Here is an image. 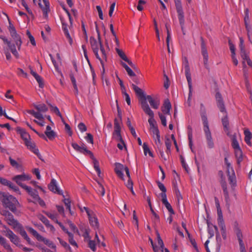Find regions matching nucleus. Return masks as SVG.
Wrapping results in <instances>:
<instances>
[{
  "label": "nucleus",
  "mask_w": 252,
  "mask_h": 252,
  "mask_svg": "<svg viewBox=\"0 0 252 252\" xmlns=\"http://www.w3.org/2000/svg\"><path fill=\"white\" fill-rule=\"evenodd\" d=\"M89 242L88 245L89 248L93 251H96L95 243L94 241L91 240V239L88 241Z\"/></svg>",
  "instance_id": "obj_59"
},
{
  "label": "nucleus",
  "mask_w": 252,
  "mask_h": 252,
  "mask_svg": "<svg viewBox=\"0 0 252 252\" xmlns=\"http://www.w3.org/2000/svg\"><path fill=\"white\" fill-rule=\"evenodd\" d=\"M201 54L203 56V64L205 68L209 70L210 67L209 65L208 53L204 41L202 37L201 38Z\"/></svg>",
  "instance_id": "obj_7"
},
{
  "label": "nucleus",
  "mask_w": 252,
  "mask_h": 252,
  "mask_svg": "<svg viewBox=\"0 0 252 252\" xmlns=\"http://www.w3.org/2000/svg\"><path fill=\"white\" fill-rule=\"evenodd\" d=\"M165 144L166 147V153L167 155L170 153L171 152V141L169 138H166L165 140Z\"/></svg>",
  "instance_id": "obj_44"
},
{
  "label": "nucleus",
  "mask_w": 252,
  "mask_h": 252,
  "mask_svg": "<svg viewBox=\"0 0 252 252\" xmlns=\"http://www.w3.org/2000/svg\"><path fill=\"white\" fill-rule=\"evenodd\" d=\"M68 225L70 228V229L74 232H76L77 233H79V231L76 227V226L71 221H69L68 222Z\"/></svg>",
  "instance_id": "obj_64"
},
{
  "label": "nucleus",
  "mask_w": 252,
  "mask_h": 252,
  "mask_svg": "<svg viewBox=\"0 0 252 252\" xmlns=\"http://www.w3.org/2000/svg\"><path fill=\"white\" fill-rule=\"evenodd\" d=\"M94 159V166L95 170L96 171L98 176H99L100 174V170L99 168V163L95 159H94V158H93Z\"/></svg>",
  "instance_id": "obj_56"
},
{
  "label": "nucleus",
  "mask_w": 252,
  "mask_h": 252,
  "mask_svg": "<svg viewBox=\"0 0 252 252\" xmlns=\"http://www.w3.org/2000/svg\"><path fill=\"white\" fill-rule=\"evenodd\" d=\"M27 113L32 115L34 117L39 120H43L44 119V117L41 113L35 112L33 110H29L27 111Z\"/></svg>",
  "instance_id": "obj_32"
},
{
  "label": "nucleus",
  "mask_w": 252,
  "mask_h": 252,
  "mask_svg": "<svg viewBox=\"0 0 252 252\" xmlns=\"http://www.w3.org/2000/svg\"><path fill=\"white\" fill-rule=\"evenodd\" d=\"M43 2L44 3V5H43L41 3H39V5L42 10L43 11V15L45 18H47L48 17V13L50 11L49 9V2L47 0H42Z\"/></svg>",
  "instance_id": "obj_18"
},
{
  "label": "nucleus",
  "mask_w": 252,
  "mask_h": 252,
  "mask_svg": "<svg viewBox=\"0 0 252 252\" xmlns=\"http://www.w3.org/2000/svg\"><path fill=\"white\" fill-rule=\"evenodd\" d=\"M71 146L73 149L78 152L85 155H89L92 158H94L93 154L91 151L87 149V147L85 144H83L81 146H79L76 143H72Z\"/></svg>",
  "instance_id": "obj_8"
},
{
  "label": "nucleus",
  "mask_w": 252,
  "mask_h": 252,
  "mask_svg": "<svg viewBox=\"0 0 252 252\" xmlns=\"http://www.w3.org/2000/svg\"><path fill=\"white\" fill-rule=\"evenodd\" d=\"M5 236L9 238L10 241L19 247H22L23 245L20 244V239L12 231L8 228H6Z\"/></svg>",
  "instance_id": "obj_10"
},
{
  "label": "nucleus",
  "mask_w": 252,
  "mask_h": 252,
  "mask_svg": "<svg viewBox=\"0 0 252 252\" xmlns=\"http://www.w3.org/2000/svg\"><path fill=\"white\" fill-rule=\"evenodd\" d=\"M89 220L90 223L91 225L94 227V228H98V222L97 219L94 216L93 214V213L92 212L90 214V216H88Z\"/></svg>",
  "instance_id": "obj_24"
},
{
  "label": "nucleus",
  "mask_w": 252,
  "mask_h": 252,
  "mask_svg": "<svg viewBox=\"0 0 252 252\" xmlns=\"http://www.w3.org/2000/svg\"><path fill=\"white\" fill-rule=\"evenodd\" d=\"M62 25V30L63 31L65 36L67 39L69 44L71 45L73 42L72 39L69 33L68 30L67 28V25L65 23L63 19L61 18Z\"/></svg>",
  "instance_id": "obj_16"
},
{
  "label": "nucleus",
  "mask_w": 252,
  "mask_h": 252,
  "mask_svg": "<svg viewBox=\"0 0 252 252\" xmlns=\"http://www.w3.org/2000/svg\"><path fill=\"white\" fill-rule=\"evenodd\" d=\"M45 214L48 216V217L52 220L55 222L58 223L59 221L57 220L58 215L57 213L47 212H45Z\"/></svg>",
  "instance_id": "obj_41"
},
{
  "label": "nucleus",
  "mask_w": 252,
  "mask_h": 252,
  "mask_svg": "<svg viewBox=\"0 0 252 252\" xmlns=\"http://www.w3.org/2000/svg\"><path fill=\"white\" fill-rule=\"evenodd\" d=\"M176 11L178 14V18L179 19V23L182 31L183 33L185 34L184 31V12L183 11L182 2L181 0H174Z\"/></svg>",
  "instance_id": "obj_4"
},
{
  "label": "nucleus",
  "mask_w": 252,
  "mask_h": 252,
  "mask_svg": "<svg viewBox=\"0 0 252 252\" xmlns=\"http://www.w3.org/2000/svg\"><path fill=\"white\" fill-rule=\"evenodd\" d=\"M81 231H82L83 232V236L84 238L85 241H88L91 239L90 237V229L88 227H87L86 226L85 227H82L80 228Z\"/></svg>",
  "instance_id": "obj_31"
},
{
  "label": "nucleus",
  "mask_w": 252,
  "mask_h": 252,
  "mask_svg": "<svg viewBox=\"0 0 252 252\" xmlns=\"http://www.w3.org/2000/svg\"><path fill=\"white\" fill-rule=\"evenodd\" d=\"M131 88L135 92L140 102L141 108L146 104L149 105L147 102H149L151 107L155 109L158 108L160 102L157 98L153 97L151 95H146L144 91L134 84H131Z\"/></svg>",
  "instance_id": "obj_2"
},
{
  "label": "nucleus",
  "mask_w": 252,
  "mask_h": 252,
  "mask_svg": "<svg viewBox=\"0 0 252 252\" xmlns=\"http://www.w3.org/2000/svg\"><path fill=\"white\" fill-rule=\"evenodd\" d=\"M241 56L243 60V63L244 64V66H245L246 65L245 64V61H247L248 59H250L249 56L247 55L246 50L241 51L240 52Z\"/></svg>",
  "instance_id": "obj_53"
},
{
  "label": "nucleus",
  "mask_w": 252,
  "mask_h": 252,
  "mask_svg": "<svg viewBox=\"0 0 252 252\" xmlns=\"http://www.w3.org/2000/svg\"><path fill=\"white\" fill-rule=\"evenodd\" d=\"M201 118L204 126V131L210 130L207 116L205 114H203L201 115Z\"/></svg>",
  "instance_id": "obj_37"
},
{
  "label": "nucleus",
  "mask_w": 252,
  "mask_h": 252,
  "mask_svg": "<svg viewBox=\"0 0 252 252\" xmlns=\"http://www.w3.org/2000/svg\"><path fill=\"white\" fill-rule=\"evenodd\" d=\"M45 134L50 140H52L55 138L56 136V133L53 130H51L47 132H45Z\"/></svg>",
  "instance_id": "obj_60"
},
{
  "label": "nucleus",
  "mask_w": 252,
  "mask_h": 252,
  "mask_svg": "<svg viewBox=\"0 0 252 252\" xmlns=\"http://www.w3.org/2000/svg\"><path fill=\"white\" fill-rule=\"evenodd\" d=\"M16 45L19 50L21 49V46L22 43L20 36L18 34L15 36L12 37Z\"/></svg>",
  "instance_id": "obj_38"
},
{
  "label": "nucleus",
  "mask_w": 252,
  "mask_h": 252,
  "mask_svg": "<svg viewBox=\"0 0 252 252\" xmlns=\"http://www.w3.org/2000/svg\"><path fill=\"white\" fill-rule=\"evenodd\" d=\"M34 107L36 109L37 112L45 113L48 110L47 106L44 103L34 104Z\"/></svg>",
  "instance_id": "obj_25"
},
{
  "label": "nucleus",
  "mask_w": 252,
  "mask_h": 252,
  "mask_svg": "<svg viewBox=\"0 0 252 252\" xmlns=\"http://www.w3.org/2000/svg\"><path fill=\"white\" fill-rule=\"evenodd\" d=\"M97 192L101 196H104L105 192L104 188L101 184L99 183H98Z\"/></svg>",
  "instance_id": "obj_50"
},
{
  "label": "nucleus",
  "mask_w": 252,
  "mask_h": 252,
  "mask_svg": "<svg viewBox=\"0 0 252 252\" xmlns=\"http://www.w3.org/2000/svg\"><path fill=\"white\" fill-rule=\"evenodd\" d=\"M180 158L181 162L182 165L183 167L184 168V169L186 170V172H188L189 168L187 164L186 163L183 157L182 156H180Z\"/></svg>",
  "instance_id": "obj_57"
},
{
  "label": "nucleus",
  "mask_w": 252,
  "mask_h": 252,
  "mask_svg": "<svg viewBox=\"0 0 252 252\" xmlns=\"http://www.w3.org/2000/svg\"><path fill=\"white\" fill-rule=\"evenodd\" d=\"M232 146L234 150L241 149L235 135H233L232 137Z\"/></svg>",
  "instance_id": "obj_42"
},
{
  "label": "nucleus",
  "mask_w": 252,
  "mask_h": 252,
  "mask_svg": "<svg viewBox=\"0 0 252 252\" xmlns=\"http://www.w3.org/2000/svg\"><path fill=\"white\" fill-rule=\"evenodd\" d=\"M234 231L237 236L238 240L243 239V234L239 228L237 226H235L234 228Z\"/></svg>",
  "instance_id": "obj_52"
},
{
  "label": "nucleus",
  "mask_w": 252,
  "mask_h": 252,
  "mask_svg": "<svg viewBox=\"0 0 252 252\" xmlns=\"http://www.w3.org/2000/svg\"><path fill=\"white\" fill-rule=\"evenodd\" d=\"M2 202L3 206L8 208L12 212L15 213L16 211V207L19 204V202L16 198L12 195L2 193Z\"/></svg>",
  "instance_id": "obj_3"
},
{
  "label": "nucleus",
  "mask_w": 252,
  "mask_h": 252,
  "mask_svg": "<svg viewBox=\"0 0 252 252\" xmlns=\"http://www.w3.org/2000/svg\"><path fill=\"white\" fill-rule=\"evenodd\" d=\"M78 128L81 132L83 133L87 130V127L83 123H80L78 125Z\"/></svg>",
  "instance_id": "obj_62"
},
{
  "label": "nucleus",
  "mask_w": 252,
  "mask_h": 252,
  "mask_svg": "<svg viewBox=\"0 0 252 252\" xmlns=\"http://www.w3.org/2000/svg\"><path fill=\"white\" fill-rule=\"evenodd\" d=\"M7 46L9 47L11 53L13 54V55L16 58H19V54L16 49V45L15 44H12L11 42H10V44L7 45Z\"/></svg>",
  "instance_id": "obj_36"
},
{
  "label": "nucleus",
  "mask_w": 252,
  "mask_h": 252,
  "mask_svg": "<svg viewBox=\"0 0 252 252\" xmlns=\"http://www.w3.org/2000/svg\"><path fill=\"white\" fill-rule=\"evenodd\" d=\"M157 236L158 239V243L160 246L161 248V251L162 252H163V251H165V252H170L169 251L167 248H164V244L162 240L161 239L159 233L157 231Z\"/></svg>",
  "instance_id": "obj_33"
},
{
  "label": "nucleus",
  "mask_w": 252,
  "mask_h": 252,
  "mask_svg": "<svg viewBox=\"0 0 252 252\" xmlns=\"http://www.w3.org/2000/svg\"><path fill=\"white\" fill-rule=\"evenodd\" d=\"M204 132L205 133L208 148L209 149H213L214 147V143L213 140L210 130L204 131Z\"/></svg>",
  "instance_id": "obj_17"
},
{
  "label": "nucleus",
  "mask_w": 252,
  "mask_h": 252,
  "mask_svg": "<svg viewBox=\"0 0 252 252\" xmlns=\"http://www.w3.org/2000/svg\"><path fill=\"white\" fill-rule=\"evenodd\" d=\"M215 97L217 106L220 111L222 113H226L225 107L221 94L219 92H217L216 94Z\"/></svg>",
  "instance_id": "obj_15"
},
{
  "label": "nucleus",
  "mask_w": 252,
  "mask_h": 252,
  "mask_svg": "<svg viewBox=\"0 0 252 252\" xmlns=\"http://www.w3.org/2000/svg\"><path fill=\"white\" fill-rule=\"evenodd\" d=\"M220 184L223 190L225 202H226L227 204H228L230 201V199L229 196V193L227 189L226 182L224 180H222L221 181Z\"/></svg>",
  "instance_id": "obj_20"
},
{
  "label": "nucleus",
  "mask_w": 252,
  "mask_h": 252,
  "mask_svg": "<svg viewBox=\"0 0 252 252\" xmlns=\"http://www.w3.org/2000/svg\"><path fill=\"white\" fill-rule=\"evenodd\" d=\"M143 148L144 154L145 155H147V154L148 153L150 157H153V155L152 153L150 150L148 145H147V144L146 143H144L143 145Z\"/></svg>",
  "instance_id": "obj_48"
},
{
  "label": "nucleus",
  "mask_w": 252,
  "mask_h": 252,
  "mask_svg": "<svg viewBox=\"0 0 252 252\" xmlns=\"http://www.w3.org/2000/svg\"><path fill=\"white\" fill-rule=\"evenodd\" d=\"M30 179V176L29 175L25 174L16 175L13 178V180L18 185L21 186L23 189L24 186H27V185L22 184V182L28 181Z\"/></svg>",
  "instance_id": "obj_13"
},
{
  "label": "nucleus",
  "mask_w": 252,
  "mask_h": 252,
  "mask_svg": "<svg viewBox=\"0 0 252 252\" xmlns=\"http://www.w3.org/2000/svg\"><path fill=\"white\" fill-rule=\"evenodd\" d=\"M234 152L235 157L237 159V163L240 166L243 159L242 151L241 149H239L234 150Z\"/></svg>",
  "instance_id": "obj_27"
},
{
  "label": "nucleus",
  "mask_w": 252,
  "mask_h": 252,
  "mask_svg": "<svg viewBox=\"0 0 252 252\" xmlns=\"http://www.w3.org/2000/svg\"><path fill=\"white\" fill-rule=\"evenodd\" d=\"M63 202L66 206V209L68 210L70 214L72 215L73 212H72V211L71 210V206H70L71 202H70V200L69 199L64 198L63 199Z\"/></svg>",
  "instance_id": "obj_49"
},
{
  "label": "nucleus",
  "mask_w": 252,
  "mask_h": 252,
  "mask_svg": "<svg viewBox=\"0 0 252 252\" xmlns=\"http://www.w3.org/2000/svg\"><path fill=\"white\" fill-rule=\"evenodd\" d=\"M158 186L160 190L162 191V192L160 194V196L161 198H162V195L163 194H166L165 192L166 191V188L165 187L164 185L160 183V182L158 181L157 182Z\"/></svg>",
  "instance_id": "obj_47"
},
{
  "label": "nucleus",
  "mask_w": 252,
  "mask_h": 252,
  "mask_svg": "<svg viewBox=\"0 0 252 252\" xmlns=\"http://www.w3.org/2000/svg\"><path fill=\"white\" fill-rule=\"evenodd\" d=\"M225 116L221 119L222 124L224 128V130L228 136L230 135L229 128V121L228 120L226 113H224Z\"/></svg>",
  "instance_id": "obj_22"
},
{
  "label": "nucleus",
  "mask_w": 252,
  "mask_h": 252,
  "mask_svg": "<svg viewBox=\"0 0 252 252\" xmlns=\"http://www.w3.org/2000/svg\"><path fill=\"white\" fill-rule=\"evenodd\" d=\"M207 223L208 225V232L209 235L208 239L212 238L214 236L215 233L216 232L217 240L218 241L219 239H220L218 228L217 226L213 225L212 224H211L208 220L207 221Z\"/></svg>",
  "instance_id": "obj_12"
},
{
  "label": "nucleus",
  "mask_w": 252,
  "mask_h": 252,
  "mask_svg": "<svg viewBox=\"0 0 252 252\" xmlns=\"http://www.w3.org/2000/svg\"><path fill=\"white\" fill-rule=\"evenodd\" d=\"M183 65L184 66L185 72L186 77L188 81V86L189 90V98L188 101H189L190 98V96L191 95V88H192V83H191V74L190 73V68L189 66V62L188 59L186 57H185L183 61Z\"/></svg>",
  "instance_id": "obj_5"
},
{
  "label": "nucleus",
  "mask_w": 252,
  "mask_h": 252,
  "mask_svg": "<svg viewBox=\"0 0 252 252\" xmlns=\"http://www.w3.org/2000/svg\"><path fill=\"white\" fill-rule=\"evenodd\" d=\"M49 189L52 192L60 195H62L64 197L62 190H60L57 185V181L55 179H52L50 184L48 186Z\"/></svg>",
  "instance_id": "obj_14"
},
{
  "label": "nucleus",
  "mask_w": 252,
  "mask_h": 252,
  "mask_svg": "<svg viewBox=\"0 0 252 252\" xmlns=\"http://www.w3.org/2000/svg\"><path fill=\"white\" fill-rule=\"evenodd\" d=\"M244 135H245V142L249 145L251 146L252 143L251 142V139L252 137V133L250 131L247 129L244 130Z\"/></svg>",
  "instance_id": "obj_30"
},
{
  "label": "nucleus",
  "mask_w": 252,
  "mask_h": 252,
  "mask_svg": "<svg viewBox=\"0 0 252 252\" xmlns=\"http://www.w3.org/2000/svg\"><path fill=\"white\" fill-rule=\"evenodd\" d=\"M224 161L227 166V174L228 177L229 184L232 187H234L236 184V177L234 170L230 163L228 162L227 158H224Z\"/></svg>",
  "instance_id": "obj_6"
},
{
  "label": "nucleus",
  "mask_w": 252,
  "mask_h": 252,
  "mask_svg": "<svg viewBox=\"0 0 252 252\" xmlns=\"http://www.w3.org/2000/svg\"><path fill=\"white\" fill-rule=\"evenodd\" d=\"M162 202L169 212L171 214H174V211L170 203L168 202L166 194L162 195Z\"/></svg>",
  "instance_id": "obj_23"
},
{
  "label": "nucleus",
  "mask_w": 252,
  "mask_h": 252,
  "mask_svg": "<svg viewBox=\"0 0 252 252\" xmlns=\"http://www.w3.org/2000/svg\"><path fill=\"white\" fill-rule=\"evenodd\" d=\"M0 244L3 247L10 252H13V250L11 248L10 245L6 242V240L0 235Z\"/></svg>",
  "instance_id": "obj_29"
},
{
  "label": "nucleus",
  "mask_w": 252,
  "mask_h": 252,
  "mask_svg": "<svg viewBox=\"0 0 252 252\" xmlns=\"http://www.w3.org/2000/svg\"><path fill=\"white\" fill-rule=\"evenodd\" d=\"M2 215L5 217V220L7 223L13 227V229L16 227L20 223L14 219L13 216L8 211H4Z\"/></svg>",
  "instance_id": "obj_11"
},
{
  "label": "nucleus",
  "mask_w": 252,
  "mask_h": 252,
  "mask_svg": "<svg viewBox=\"0 0 252 252\" xmlns=\"http://www.w3.org/2000/svg\"><path fill=\"white\" fill-rule=\"evenodd\" d=\"M50 106L51 108V111H52L59 117H62V115L59 111V108L57 106H52L51 105H50Z\"/></svg>",
  "instance_id": "obj_63"
},
{
  "label": "nucleus",
  "mask_w": 252,
  "mask_h": 252,
  "mask_svg": "<svg viewBox=\"0 0 252 252\" xmlns=\"http://www.w3.org/2000/svg\"><path fill=\"white\" fill-rule=\"evenodd\" d=\"M126 166H124L122 164L120 163H116L115 171L117 176L121 178L124 179V174L123 171L125 170Z\"/></svg>",
  "instance_id": "obj_19"
},
{
  "label": "nucleus",
  "mask_w": 252,
  "mask_h": 252,
  "mask_svg": "<svg viewBox=\"0 0 252 252\" xmlns=\"http://www.w3.org/2000/svg\"><path fill=\"white\" fill-rule=\"evenodd\" d=\"M34 78L36 79V81L38 82L39 84V87L40 88H42L43 87V83L42 77L37 74Z\"/></svg>",
  "instance_id": "obj_61"
},
{
  "label": "nucleus",
  "mask_w": 252,
  "mask_h": 252,
  "mask_svg": "<svg viewBox=\"0 0 252 252\" xmlns=\"http://www.w3.org/2000/svg\"><path fill=\"white\" fill-rule=\"evenodd\" d=\"M29 231L37 239L40 241L42 238V236L40 235L32 227L29 228Z\"/></svg>",
  "instance_id": "obj_45"
},
{
  "label": "nucleus",
  "mask_w": 252,
  "mask_h": 252,
  "mask_svg": "<svg viewBox=\"0 0 252 252\" xmlns=\"http://www.w3.org/2000/svg\"><path fill=\"white\" fill-rule=\"evenodd\" d=\"M18 232L20 233V234L25 239L28 236L27 234V232L23 228V226L21 224H19L16 227L14 228Z\"/></svg>",
  "instance_id": "obj_34"
},
{
  "label": "nucleus",
  "mask_w": 252,
  "mask_h": 252,
  "mask_svg": "<svg viewBox=\"0 0 252 252\" xmlns=\"http://www.w3.org/2000/svg\"><path fill=\"white\" fill-rule=\"evenodd\" d=\"M98 40L94 37L91 36L90 38L92 49L95 57L101 63L102 68V73H104V63L107 61V54L101 41L99 32L97 31Z\"/></svg>",
  "instance_id": "obj_1"
},
{
  "label": "nucleus",
  "mask_w": 252,
  "mask_h": 252,
  "mask_svg": "<svg viewBox=\"0 0 252 252\" xmlns=\"http://www.w3.org/2000/svg\"><path fill=\"white\" fill-rule=\"evenodd\" d=\"M217 213H218V223L224 222L223 219V216H222V213L220 209L217 210Z\"/></svg>",
  "instance_id": "obj_55"
},
{
  "label": "nucleus",
  "mask_w": 252,
  "mask_h": 252,
  "mask_svg": "<svg viewBox=\"0 0 252 252\" xmlns=\"http://www.w3.org/2000/svg\"><path fill=\"white\" fill-rule=\"evenodd\" d=\"M143 110L147 115L150 117V118L148 120V122L149 123L150 127L153 128L157 126L156 125V121L154 119V112L151 109L149 106L146 104L144 105L143 106Z\"/></svg>",
  "instance_id": "obj_9"
},
{
  "label": "nucleus",
  "mask_w": 252,
  "mask_h": 252,
  "mask_svg": "<svg viewBox=\"0 0 252 252\" xmlns=\"http://www.w3.org/2000/svg\"><path fill=\"white\" fill-rule=\"evenodd\" d=\"M188 136L189 140V145L190 147L192 146V129L190 126H188Z\"/></svg>",
  "instance_id": "obj_43"
},
{
  "label": "nucleus",
  "mask_w": 252,
  "mask_h": 252,
  "mask_svg": "<svg viewBox=\"0 0 252 252\" xmlns=\"http://www.w3.org/2000/svg\"><path fill=\"white\" fill-rule=\"evenodd\" d=\"M23 189L35 200L37 198H38L39 195L38 191L36 190L32 189L28 186H24Z\"/></svg>",
  "instance_id": "obj_21"
},
{
  "label": "nucleus",
  "mask_w": 252,
  "mask_h": 252,
  "mask_svg": "<svg viewBox=\"0 0 252 252\" xmlns=\"http://www.w3.org/2000/svg\"><path fill=\"white\" fill-rule=\"evenodd\" d=\"M25 145L27 146V147L30 149L31 151H32L34 154H35L36 155H38L39 154V151L37 149L35 148V146L34 143L32 142L29 140L26 141L25 142Z\"/></svg>",
  "instance_id": "obj_28"
},
{
  "label": "nucleus",
  "mask_w": 252,
  "mask_h": 252,
  "mask_svg": "<svg viewBox=\"0 0 252 252\" xmlns=\"http://www.w3.org/2000/svg\"><path fill=\"white\" fill-rule=\"evenodd\" d=\"M171 108V103L168 99L164 101L163 107L162 109V111L163 113L166 114H170V110Z\"/></svg>",
  "instance_id": "obj_26"
},
{
  "label": "nucleus",
  "mask_w": 252,
  "mask_h": 252,
  "mask_svg": "<svg viewBox=\"0 0 252 252\" xmlns=\"http://www.w3.org/2000/svg\"><path fill=\"white\" fill-rule=\"evenodd\" d=\"M38 218L45 225L46 227L49 225L50 222L49 220L44 216L40 215Z\"/></svg>",
  "instance_id": "obj_58"
},
{
  "label": "nucleus",
  "mask_w": 252,
  "mask_h": 252,
  "mask_svg": "<svg viewBox=\"0 0 252 252\" xmlns=\"http://www.w3.org/2000/svg\"><path fill=\"white\" fill-rule=\"evenodd\" d=\"M40 241L43 242L44 243L47 245L49 247L54 249L56 251V246L52 241H50L49 240L42 237V238H41V240H40Z\"/></svg>",
  "instance_id": "obj_39"
},
{
  "label": "nucleus",
  "mask_w": 252,
  "mask_h": 252,
  "mask_svg": "<svg viewBox=\"0 0 252 252\" xmlns=\"http://www.w3.org/2000/svg\"><path fill=\"white\" fill-rule=\"evenodd\" d=\"M116 50L118 55L122 60H124L125 61H126L127 58L123 51L120 50L118 48H116Z\"/></svg>",
  "instance_id": "obj_51"
},
{
  "label": "nucleus",
  "mask_w": 252,
  "mask_h": 252,
  "mask_svg": "<svg viewBox=\"0 0 252 252\" xmlns=\"http://www.w3.org/2000/svg\"><path fill=\"white\" fill-rule=\"evenodd\" d=\"M68 241L69 243L73 246H75L76 247H78L76 241L74 239V236L72 233H68Z\"/></svg>",
  "instance_id": "obj_46"
},
{
  "label": "nucleus",
  "mask_w": 252,
  "mask_h": 252,
  "mask_svg": "<svg viewBox=\"0 0 252 252\" xmlns=\"http://www.w3.org/2000/svg\"><path fill=\"white\" fill-rule=\"evenodd\" d=\"M9 160L11 165L17 169H19L20 167V164L14 159H12L11 157L9 158Z\"/></svg>",
  "instance_id": "obj_54"
},
{
  "label": "nucleus",
  "mask_w": 252,
  "mask_h": 252,
  "mask_svg": "<svg viewBox=\"0 0 252 252\" xmlns=\"http://www.w3.org/2000/svg\"><path fill=\"white\" fill-rule=\"evenodd\" d=\"M113 138L116 141L122 142V144H124V141L121 135V131H114L113 133Z\"/></svg>",
  "instance_id": "obj_35"
},
{
  "label": "nucleus",
  "mask_w": 252,
  "mask_h": 252,
  "mask_svg": "<svg viewBox=\"0 0 252 252\" xmlns=\"http://www.w3.org/2000/svg\"><path fill=\"white\" fill-rule=\"evenodd\" d=\"M219 226H220L221 232L222 237L223 239H225L226 238V227L224 224V222L218 223Z\"/></svg>",
  "instance_id": "obj_40"
}]
</instances>
